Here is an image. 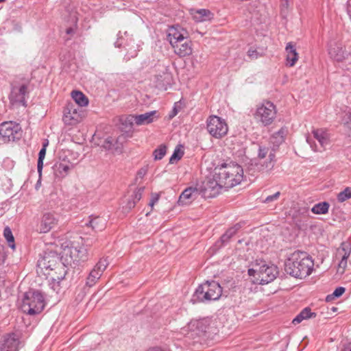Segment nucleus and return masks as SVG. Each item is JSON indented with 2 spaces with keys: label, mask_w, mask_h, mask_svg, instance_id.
Wrapping results in <instances>:
<instances>
[{
  "label": "nucleus",
  "mask_w": 351,
  "mask_h": 351,
  "mask_svg": "<svg viewBox=\"0 0 351 351\" xmlns=\"http://www.w3.org/2000/svg\"><path fill=\"white\" fill-rule=\"evenodd\" d=\"M313 267L314 261L307 252L296 250L285 261V271L294 278H303L311 274Z\"/></svg>",
  "instance_id": "1"
},
{
  "label": "nucleus",
  "mask_w": 351,
  "mask_h": 351,
  "mask_svg": "<svg viewBox=\"0 0 351 351\" xmlns=\"http://www.w3.org/2000/svg\"><path fill=\"white\" fill-rule=\"evenodd\" d=\"M215 177L218 178L225 190L232 188L241 182L243 170L239 165L230 162H223L214 169Z\"/></svg>",
  "instance_id": "2"
},
{
  "label": "nucleus",
  "mask_w": 351,
  "mask_h": 351,
  "mask_svg": "<svg viewBox=\"0 0 351 351\" xmlns=\"http://www.w3.org/2000/svg\"><path fill=\"white\" fill-rule=\"evenodd\" d=\"M222 294V287L219 282L212 280L199 285L193 295V303H208L218 300Z\"/></svg>",
  "instance_id": "3"
},
{
  "label": "nucleus",
  "mask_w": 351,
  "mask_h": 351,
  "mask_svg": "<svg viewBox=\"0 0 351 351\" xmlns=\"http://www.w3.org/2000/svg\"><path fill=\"white\" fill-rule=\"evenodd\" d=\"M45 306L43 293L35 289L26 292L23 298V311L28 315H34L40 313Z\"/></svg>",
  "instance_id": "4"
},
{
  "label": "nucleus",
  "mask_w": 351,
  "mask_h": 351,
  "mask_svg": "<svg viewBox=\"0 0 351 351\" xmlns=\"http://www.w3.org/2000/svg\"><path fill=\"white\" fill-rule=\"evenodd\" d=\"M30 82V79L23 77L11 83V91L9 95L11 103H18L27 106L26 99L29 97Z\"/></svg>",
  "instance_id": "5"
},
{
  "label": "nucleus",
  "mask_w": 351,
  "mask_h": 351,
  "mask_svg": "<svg viewBox=\"0 0 351 351\" xmlns=\"http://www.w3.org/2000/svg\"><path fill=\"white\" fill-rule=\"evenodd\" d=\"M118 38L114 43L115 47H123L125 51L124 59L129 61L130 59L137 56L140 51V45L134 40L132 35L125 32L123 35L119 32Z\"/></svg>",
  "instance_id": "6"
},
{
  "label": "nucleus",
  "mask_w": 351,
  "mask_h": 351,
  "mask_svg": "<svg viewBox=\"0 0 351 351\" xmlns=\"http://www.w3.org/2000/svg\"><path fill=\"white\" fill-rule=\"evenodd\" d=\"M276 116L275 105L269 101H264L258 105L254 114V119L263 126L271 125Z\"/></svg>",
  "instance_id": "7"
},
{
  "label": "nucleus",
  "mask_w": 351,
  "mask_h": 351,
  "mask_svg": "<svg viewBox=\"0 0 351 351\" xmlns=\"http://www.w3.org/2000/svg\"><path fill=\"white\" fill-rule=\"evenodd\" d=\"M218 178L215 177V171L207 176L199 187V193L204 198H213L218 195L223 189Z\"/></svg>",
  "instance_id": "8"
},
{
  "label": "nucleus",
  "mask_w": 351,
  "mask_h": 351,
  "mask_svg": "<svg viewBox=\"0 0 351 351\" xmlns=\"http://www.w3.org/2000/svg\"><path fill=\"white\" fill-rule=\"evenodd\" d=\"M206 130L213 137L221 138L228 133V127L224 119L211 115L207 119Z\"/></svg>",
  "instance_id": "9"
},
{
  "label": "nucleus",
  "mask_w": 351,
  "mask_h": 351,
  "mask_svg": "<svg viewBox=\"0 0 351 351\" xmlns=\"http://www.w3.org/2000/svg\"><path fill=\"white\" fill-rule=\"evenodd\" d=\"M108 265V262L106 258H101L95 265L86 278L85 285L82 289V298H84L90 289L96 284Z\"/></svg>",
  "instance_id": "10"
},
{
  "label": "nucleus",
  "mask_w": 351,
  "mask_h": 351,
  "mask_svg": "<svg viewBox=\"0 0 351 351\" xmlns=\"http://www.w3.org/2000/svg\"><path fill=\"white\" fill-rule=\"evenodd\" d=\"M38 265L42 269H45L46 271H55L56 274L61 271L62 269L66 270L58 254L51 251L45 253L43 257L38 260Z\"/></svg>",
  "instance_id": "11"
},
{
  "label": "nucleus",
  "mask_w": 351,
  "mask_h": 351,
  "mask_svg": "<svg viewBox=\"0 0 351 351\" xmlns=\"http://www.w3.org/2000/svg\"><path fill=\"white\" fill-rule=\"evenodd\" d=\"M21 136V127L13 122H3L0 125V137L5 143L14 141Z\"/></svg>",
  "instance_id": "12"
},
{
  "label": "nucleus",
  "mask_w": 351,
  "mask_h": 351,
  "mask_svg": "<svg viewBox=\"0 0 351 351\" xmlns=\"http://www.w3.org/2000/svg\"><path fill=\"white\" fill-rule=\"evenodd\" d=\"M328 54L334 60L342 62L351 56V46L346 47L341 42L331 41L329 43Z\"/></svg>",
  "instance_id": "13"
},
{
  "label": "nucleus",
  "mask_w": 351,
  "mask_h": 351,
  "mask_svg": "<svg viewBox=\"0 0 351 351\" xmlns=\"http://www.w3.org/2000/svg\"><path fill=\"white\" fill-rule=\"evenodd\" d=\"M189 37V32L177 25V48L179 47L177 55L180 57L189 56L192 53L191 40Z\"/></svg>",
  "instance_id": "14"
},
{
  "label": "nucleus",
  "mask_w": 351,
  "mask_h": 351,
  "mask_svg": "<svg viewBox=\"0 0 351 351\" xmlns=\"http://www.w3.org/2000/svg\"><path fill=\"white\" fill-rule=\"evenodd\" d=\"M313 138L316 139L319 145L314 143L313 140L310 136L306 137V141L310 145L311 149L314 152H322L326 149V147L329 144L328 134L322 129H317L313 131Z\"/></svg>",
  "instance_id": "15"
},
{
  "label": "nucleus",
  "mask_w": 351,
  "mask_h": 351,
  "mask_svg": "<svg viewBox=\"0 0 351 351\" xmlns=\"http://www.w3.org/2000/svg\"><path fill=\"white\" fill-rule=\"evenodd\" d=\"M278 269L274 264L267 265L265 262L259 266L258 284L267 285L272 282L278 274Z\"/></svg>",
  "instance_id": "16"
},
{
  "label": "nucleus",
  "mask_w": 351,
  "mask_h": 351,
  "mask_svg": "<svg viewBox=\"0 0 351 351\" xmlns=\"http://www.w3.org/2000/svg\"><path fill=\"white\" fill-rule=\"evenodd\" d=\"M209 326L210 319L208 318L191 320L186 326V328L189 330L187 335L193 338L195 336L204 335Z\"/></svg>",
  "instance_id": "17"
},
{
  "label": "nucleus",
  "mask_w": 351,
  "mask_h": 351,
  "mask_svg": "<svg viewBox=\"0 0 351 351\" xmlns=\"http://www.w3.org/2000/svg\"><path fill=\"white\" fill-rule=\"evenodd\" d=\"M156 114V110L145 112L138 115H128L125 119V123L130 125L135 123L137 125H147L154 121V116Z\"/></svg>",
  "instance_id": "18"
},
{
  "label": "nucleus",
  "mask_w": 351,
  "mask_h": 351,
  "mask_svg": "<svg viewBox=\"0 0 351 351\" xmlns=\"http://www.w3.org/2000/svg\"><path fill=\"white\" fill-rule=\"evenodd\" d=\"M58 222L57 218L52 213H47L43 215L39 226L40 232L47 233L49 232Z\"/></svg>",
  "instance_id": "19"
},
{
  "label": "nucleus",
  "mask_w": 351,
  "mask_h": 351,
  "mask_svg": "<svg viewBox=\"0 0 351 351\" xmlns=\"http://www.w3.org/2000/svg\"><path fill=\"white\" fill-rule=\"evenodd\" d=\"M70 256L73 262H85L88 259L87 249L84 246L72 247L70 248Z\"/></svg>",
  "instance_id": "20"
},
{
  "label": "nucleus",
  "mask_w": 351,
  "mask_h": 351,
  "mask_svg": "<svg viewBox=\"0 0 351 351\" xmlns=\"http://www.w3.org/2000/svg\"><path fill=\"white\" fill-rule=\"evenodd\" d=\"M197 189L196 188H186L179 196L177 204L182 206L189 205L195 199V195L197 193Z\"/></svg>",
  "instance_id": "21"
},
{
  "label": "nucleus",
  "mask_w": 351,
  "mask_h": 351,
  "mask_svg": "<svg viewBox=\"0 0 351 351\" xmlns=\"http://www.w3.org/2000/svg\"><path fill=\"white\" fill-rule=\"evenodd\" d=\"M285 51L287 52V65L293 66L299 58V55L296 51L295 45L292 42L288 43L286 45Z\"/></svg>",
  "instance_id": "22"
},
{
  "label": "nucleus",
  "mask_w": 351,
  "mask_h": 351,
  "mask_svg": "<svg viewBox=\"0 0 351 351\" xmlns=\"http://www.w3.org/2000/svg\"><path fill=\"white\" fill-rule=\"evenodd\" d=\"M48 274L51 275V278L48 280L49 285L53 291L59 293L60 291V282L64 278L66 274V271L62 269V271L58 272L57 274H51L49 273H48Z\"/></svg>",
  "instance_id": "23"
},
{
  "label": "nucleus",
  "mask_w": 351,
  "mask_h": 351,
  "mask_svg": "<svg viewBox=\"0 0 351 351\" xmlns=\"http://www.w3.org/2000/svg\"><path fill=\"white\" fill-rule=\"evenodd\" d=\"M72 166L69 161L56 162L53 167L55 176L58 178H64L68 175Z\"/></svg>",
  "instance_id": "24"
},
{
  "label": "nucleus",
  "mask_w": 351,
  "mask_h": 351,
  "mask_svg": "<svg viewBox=\"0 0 351 351\" xmlns=\"http://www.w3.org/2000/svg\"><path fill=\"white\" fill-rule=\"evenodd\" d=\"M22 342L20 341V335L16 333L10 334L6 339L5 345L10 350L18 351Z\"/></svg>",
  "instance_id": "25"
},
{
  "label": "nucleus",
  "mask_w": 351,
  "mask_h": 351,
  "mask_svg": "<svg viewBox=\"0 0 351 351\" xmlns=\"http://www.w3.org/2000/svg\"><path fill=\"white\" fill-rule=\"evenodd\" d=\"M316 316L317 313L312 312L310 307H306L293 319L292 323L296 325L301 323L303 320L315 318Z\"/></svg>",
  "instance_id": "26"
},
{
  "label": "nucleus",
  "mask_w": 351,
  "mask_h": 351,
  "mask_svg": "<svg viewBox=\"0 0 351 351\" xmlns=\"http://www.w3.org/2000/svg\"><path fill=\"white\" fill-rule=\"evenodd\" d=\"M351 247L348 244L342 243L338 250V254L341 256V260L339 263V267L345 269L347 266V260L350 256Z\"/></svg>",
  "instance_id": "27"
},
{
  "label": "nucleus",
  "mask_w": 351,
  "mask_h": 351,
  "mask_svg": "<svg viewBox=\"0 0 351 351\" xmlns=\"http://www.w3.org/2000/svg\"><path fill=\"white\" fill-rule=\"evenodd\" d=\"M213 13L208 9H199L193 14V19L197 22L210 21L213 19Z\"/></svg>",
  "instance_id": "28"
},
{
  "label": "nucleus",
  "mask_w": 351,
  "mask_h": 351,
  "mask_svg": "<svg viewBox=\"0 0 351 351\" xmlns=\"http://www.w3.org/2000/svg\"><path fill=\"white\" fill-rule=\"evenodd\" d=\"M86 225L90 226L95 232L102 231L106 228V221L103 218L96 217L90 219Z\"/></svg>",
  "instance_id": "29"
},
{
  "label": "nucleus",
  "mask_w": 351,
  "mask_h": 351,
  "mask_svg": "<svg viewBox=\"0 0 351 351\" xmlns=\"http://www.w3.org/2000/svg\"><path fill=\"white\" fill-rule=\"evenodd\" d=\"M73 99L80 107H84L88 104V99L81 91L73 90L71 93Z\"/></svg>",
  "instance_id": "30"
},
{
  "label": "nucleus",
  "mask_w": 351,
  "mask_h": 351,
  "mask_svg": "<svg viewBox=\"0 0 351 351\" xmlns=\"http://www.w3.org/2000/svg\"><path fill=\"white\" fill-rule=\"evenodd\" d=\"M329 207L330 205L327 202H319L311 208V211L317 215L326 214L328 212Z\"/></svg>",
  "instance_id": "31"
},
{
  "label": "nucleus",
  "mask_w": 351,
  "mask_h": 351,
  "mask_svg": "<svg viewBox=\"0 0 351 351\" xmlns=\"http://www.w3.org/2000/svg\"><path fill=\"white\" fill-rule=\"evenodd\" d=\"M68 112H64V119L67 121V119L77 121L79 114L77 110L75 108L73 104L69 105L66 108Z\"/></svg>",
  "instance_id": "32"
},
{
  "label": "nucleus",
  "mask_w": 351,
  "mask_h": 351,
  "mask_svg": "<svg viewBox=\"0 0 351 351\" xmlns=\"http://www.w3.org/2000/svg\"><path fill=\"white\" fill-rule=\"evenodd\" d=\"M3 236L8 241V245L12 249H15L14 238L13 237L11 229L9 227H5L3 230Z\"/></svg>",
  "instance_id": "33"
},
{
  "label": "nucleus",
  "mask_w": 351,
  "mask_h": 351,
  "mask_svg": "<svg viewBox=\"0 0 351 351\" xmlns=\"http://www.w3.org/2000/svg\"><path fill=\"white\" fill-rule=\"evenodd\" d=\"M346 291V289L343 287H339L335 289L332 294H329L326 298V302H331L335 298L341 297Z\"/></svg>",
  "instance_id": "34"
},
{
  "label": "nucleus",
  "mask_w": 351,
  "mask_h": 351,
  "mask_svg": "<svg viewBox=\"0 0 351 351\" xmlns=\"http://www.w3.org/2000/svg\"><path fill=\"white\" fill-rule=\"evenodd\" d=\"M117 143V142L115 141V139L111 136H108L103 141L101 147L106 150H113Z\"/></svg>",
  "instance_id": "35"
},
{
  "label": "nucleus",
  "mask_w": 351,
  "mask_h": 351,
  "mask_svg": "<svg viewBox=\"0 0 351 351\" xmlns=\"http://www.w3.org/2000/svg\"><path fill=\"white\" fill-rule=\"evenodd\" d=\"M46 155V149L45 147H42L38 153V158L37 162V170L39 176H41L42 170L43 168V160Z\"/></svg>",
  "instance_id": "36"
},
{
  "label": "nucleus",
  "mask_w": 351,
  "mask_h": 351,
  "mask_svg": "<svg viewBox=\"0 0 351 351\" xmlns=\"http://www.w3.org/2000/svg\"><path fill=\"white\" fill-rule=\"evenodd\" d=\"M167 147L165 145H160L158 148L156 149L153 152V156L156 160H160L165 155Z\"/></svg>",
  "instance_id": "37"
},
{
  "label": "nucleus",
  "mask_w": 351,
  "mask_h": 351,
  "mask_svg": "<svg viewBox=\"0 0 351 351\" xmlns=\"http://www.w3.org/2000/svg\"><path fill=\"white\" fill-rule=\"evenodd\" d=\"M350 198H351V189L350 187H346L337 195V199L339 202H343Z\"/></svg>",
  "instance_id": "38"
},
{
  "label": "nucleus",
  "mask_w": 351,
  "mask_h": 351,
  "mask_svg": "<svg viewBox=\"0 0 351 351\" xmlns=\"http://www.w3.org/2000/svg\"><path fill=\"white\" fill-rule=\"evenodd\" d=\"M136 204V201L134 199L130 197L128 199L126 204L122 207L123 211L124 213L130 212L133 208H134Z\"/></svg>",
  "instance_id": "39"
},
{
  "label": "nucleus",
  "mask_w": 351,
  "mask_h": 351,
  "mask_svg": "<svg viewBox=\"0 0 351 351\" xmlns=\"http://www.w3.org/2000/svg\"><path fill=\"white\" fill-rule=\"evenodd\" d=\"M274 162L267 160L264 164L261 165L260 170L268 173L274 169Z\"/></svg>",
  "instance_id": "40"
},
{
  "label": "nucleus",
  "mask_w": 351,
  "mask_h": 351,
  "mask_svg": "<svg viewBox=\"0 0 351 351\" xmlns=\"http://www.w3.org/2000/svg\"><path fill=\"white\" fill-rule=\"evenodd\" d=\"M258 145V157L259 158H265V156H267L269 149L267 147H265V146H263V145Z\"/></svg>",
  "instance_id": "41"
},
{
  "label": "nucleus",
  "mask_w": 351,
  "mask_h": 351,
  "mask_svg": "<svg viewBox=\"0 0 351 351\" xmlns=\"http://www.w3.org/2000/svg\"><path fill=\"white\" fill-rule=\"evenodd\" d=\"M144 189V187L138 188L134 192V194L130 197L134 199L136 201V203H137L141 199Z\"/></svg>",
  "instance_id": "42"
},
{
  "label": "nucleus",
  "mask_w": 351,
  "mask_h": 351,
  "mask_svg": "<svg viewBox=\"0 0 351 351\" xmlns=\"http://www.w3.org/2000/svg\"><path fill=\"white\" fill-rule=\"evenodd\" d=\"M231 238L226 234L225 232L221 237L220 239L216 243L218 247H221L223 245L228 243Z\"/></svg>",
  "instance_id": "43"
},
{
  "label": "nucleus",
  "mask_w": 351,
  "mask_h": 351,
  "mask_svg": "<svg viewBox=\"0 0 351 351\" xmlns=\"http://www.w3.org/2000/svg\"><path fill=\"white\" fill-rule=\"evenodd\" d=\"M280 195V192L278 191L276 193L268 195L263 201V203L267 204L274 201H276Z\"/></svg>",
  "instance_id": "44"
},
{
  "label": "nucleus",
  "mask_w": 351,
  "mask_h": 351,
  "mask_svg": "<svg viewBox=\"0 0 351 351\" xmlns=\"http://www.w3.org/2000/svg\"><path fill=\"white\" fill-rule=\"evenodd\" d=\"M185 147L184 145L179 144L177 145V161L180 160L184 155Z\"/></svg>",
  "instance_id": "45"
},
{
  "label": "nucleus",
  "mask_w": 351,
  "mask_h": 351,
  "mask_svg": "<svg viewBox=\"0 0 351 351\" xmlns=\"http://www.w3.org/2000/svg\"><path fill=\"white\" fill-rule=\"evenodd\" d=\"M167 40L171 45L172 48L174 49L176 47V33L168 32L167 34Z\"/></svg>",
  "instance_id": "46"
},
{
  "label": "nucleus",
  "mask_w": 351,
  "mask_h": 351,
  "mask_svg": "<svg viewBox=\"0 0 351 351\" xmlns=\"http://www.w3.org/2000/svg\"><path fill=\"white\" fill-rule=\"evenodd\" d=\"M247 273H248L249 276L254 277L255 280L258 283L259 268L258 269H254V268L249 269L247 271Z\"/></svg>",
  "instance_id": "47"
},
{
  "label": "nucleus",
  "mask_w": 351,
  "mask_h": 351,
  "mask_svg": "<svg viewBox=\"0 0 351 351\" xmlns=\"http://www.w3.org/2000/svg\"><path fill=\"white\" fill-rule=\"evenodd\" d=\"M247 54L252 59H256L258 57V53L256 49H250L247 51Z\"/></svg>",
  "instance_id": "48"
},
{
  "label": "nucleus",
  "mask_w": 351,
  "mask_h": 351,
  "mask_svg": "<svg viewBox=\"0 0 351 351\" xmlns=\"http://www.w3.org/2000/svg\"><path fill=\"white\" fill-rule=\"evenodd\" d=\"M158 199L159 195L158 194H152V197L149 203V206L152 208L154 205L158 201Z\"/></svg>",
  "instance_id": "49"
},
{
  "label": "nucleus",
  "mask_w": 351,
  "mask_h": 351,
  "mask_svg": "<svg viewBox=\"0 0 351 351\" xmlns=\"http://www.w3.org/2000/svg\"><path fill=\"white\" fill-rule=\"evenodd\" d=\"M298 212L304 215V216H308V208L307 207H302V208H300L298 210Z\"/></svg>",
  "instance_id": "50"
},
{
  "label": "nucleus",
  "mask_w": 351,
  "mask_h": 351,
  "mask_svg": "<svg viewBox=\"0 0 351 351\" xmlns=\"http://www.w3.org/2000/svg\"><path fill=\"white\" fill-rule=\"evenodd\" d=\"M226 233L229 237L232 238L237 232H235V230L233 228H230L226 230Z\"/></svg>",
  "instance_id": "51"
},
{
  "label": "nucleus",
  "mask_w": 351,
  "mask_h": 351,
  "mask_svg": "<svg viewBox=\"0 0 351 351\" xmlns=\"http://www.w3.org/2000/svg\"><path fill=\"white\" fill-rule=\"evenodd\" d=\"M268 158H269L268 161H273V162H274V164L276 163V160H275L276 156L274 152H270L269 154Z\"/></svg>",
  "instance_id": "52"
},
{
  "label": "nucleus",
  "mask_w": 351,
  "mask_h": 351,
  "mask_svg": "<svg viewBox=\"0 0 351 351\" xmlns=\"http://www.w3.org/2000/svg\"><path fill=\"white\" fill-rule=\"evenodd\" d=\"M146 172H147V170L145 169H141L138 171V176L140 177V178H143L144 176L146 174Z\"/></svg>",
  "instance_id": "53"
},
{
  "label": "nucleus",
  "mask_w": 351,
  "mask_h": 351,
  "mask_svg": "<svg viewBox=\"0 0 351 351\" xmlns=\"http://www.w3.org/2000/svg\"><path fill=\"white\" fill-rule=\"evenodd\" d=\"M347 12L351 19V0H348L347 2Z\"/></svg>",
  "instance_id": "54"
},
{
  "label": "nucleus",
  "mask_w": 351,
  "mask_h": 351,
  "mask_svg": "<svg viewBox=\"0 0 351 351\" xmlns=\"http://www.w3.org/2000/svg\"><path fill=\"white\" fill-rule=\"evenodd\" d=\"M175 161H176V149L173 150V152L170 157L169 162L173 164L175 162Z\"/></svg>",
  "instance_id": "55"
},
{
  "label": "nucleus",
  "mask_w": 351,
  "mask_h": 351,
  "mask_svg": "<svg viewBox=\"0 0 351 351\" xmlns=\"http://www.w3.org/2000/svg\"><path fill=\"white\" fill-rule=\"evenodd\" d=\"M176 116V103H174L171 113L169 114L170 118H173Z\"/></svg>",
  "instance_id": "56"
},
{
  "label": "nucleus",
  "mask_w": 351,
  "mask_h": 351,
  "mask_svg": "<svg viewBox=\"0 0 351 351\" xmlns=\"http://www.w3.org/2000/svg\"><path fill=\"white\" fill-rule=\"evenodd\" d=\"M241 226L239 223L235 224L234 226L231 227V228H233L235 230V232H237V231L241 228Z\"/></svg>",
  "instance_id": "57"
},
{
  "label": "nucleus",
  "mask_w": 351,
  "mask_h": 351,
  "mask_svg": "<svg viewBox=\"0 0 351 351\" xmlns=\"http://www.w3.org/2000/svg\"><path fill=\"white\" fill-rule=\"evenodd\" d=\"M182 104H183L182 99H180L179 101H177V113L179 111V108H181Z\"/></svg>",
  "instance_id": "58"
},
{
  "label": "nucleus",
  "mask_w": 351,
  "mask_h": 351,
  "mask_svg": "<svg viewBox=\"0 0 351 351\" xmlns=\"http://www.w3.org/2000/svg\"><path fill=\"white\" fill-rule=\"evenodd\" d=\"M342 351H351V342L346 346Z\"/></svg>",
  "instance_id": "59"
},
{
  "label": "nucleus",
  "mask_w": 351,
  "mask_h": 351,
  "mask_svg": "<svg viewBox=\"0 0 351 351\" xmlns=\"http://www.w3.org/2000/svg\"><path fill=\"white\" fill-rule=\"evenodd\" d=\"M75 29L73 27H69L66 30L67 34H72L74 33Z\"/></svg>",
  "instance_id": "60"
},
{
  "label": "nucleus",
  "mask_w": 351,
  "mask_h": 351,
  "mask_svg": "<svg viewBox=\"0 0 351 351\" xmlns=\"http://www.w3.org/2000/svg\"><path fill=\"white\" fill-rule=\"evenodd\" d=\"M348 119H349V120H350V122H349V121H348V122L346 123V124L348 125V128H351V112H350V113L349 114V115H348Z\"/></svg>",
  "instance_id": "61"
},
{
  "label": "nucleus",
  "mask_w": 351,
  "mask_h": 351,
  "mask_svg": "<svg viewBox=\"0 0 351 351\" xmlns=\"http://www.w3.org/2000/svg\"><path fill=\"white\" fill-rule=\"evenodd\" d=\"M49 144V142L47 140L45 141V142L43 143V147H45V149L47 148V145Z\"/></svg>",
  "instance_id": "62"
},
{
  "label": "nucleus",
  "mask_w": 351,
  "mask_h": 351,
  "mask_svg": "<svg viewBox=\"0 0 351 351\" xmlns=\"http://www.w3.org/2000/svg\"><path fill=\"white\" fill-rule=\"evenodd\" d=\"M147 351H162L158 348H152V349H149V350Z\"/></svg>",
  "instance_id": "63"
},
{
  "label": "nucleus",
  "mask_w": 351,
  "mask_h": 351,
  "mask_svg": "<svg viewBox=\"0 0 351 351\" xmlns=\"http://www.w3.org/2000/svg\"><path fill=\"white\" fill-rule=\"evenodd\" d=\"M180 173H182V174H185L186 173V170L185 168H184V169H182L180 171Z\"/></svg>",
  "instance_id": "64"
}]
</instances>
